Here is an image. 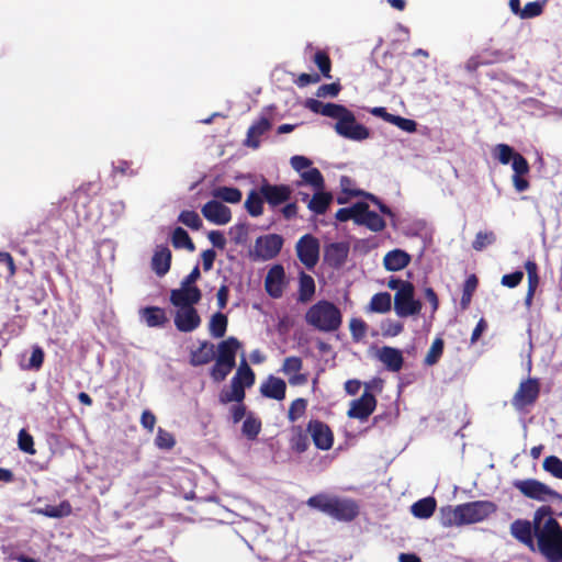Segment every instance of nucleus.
<instances>
[{"instance_id": "f257e3e1", "label": "nucleus", "mask_w": 562, "mask_h": 562, "mask_svg": "<svg viewBox=\"0 0 562 562\" xmlns=\"http://www.w3.org/2000/svg\"><path fill=\"white\" fill-rule=\"evenodd\" d=\"M510 535L530 551H538L548 562H562V527L550 505L539 506L532 518L515 519Z\"/></svg>"}, {"instance_id": "f03ea898", "label": "nucleus", "mask_w": 562, "mask_h": 562, "mask_svg": "<svg viewBox=\"0 0 562 562\" xmlns=\"http://www.w3.org/2000/svg\"><path fill=\"white\" fill-rule=\"evenodd\" d=\"M306 504L339 521H352L359 515V506L353 499L340 498L326 493L311 496Z\"/></svg>"}, {"instance_id": "7ed1b4c3", "label": "nucleus", "mask_w": 562, "mask_h": 562, "mask_svg": "<svg viewBox=\"0 0 562 562\" xmlns=\"http://www.w3.org/2000/svg\"><path fill=\"white\" fill-rule=\"evenodd\" d=\"M305 319L321 331H334L341 325L339 308L328 301H319L312 305L306 312Z\"/></svg>"}, {"instance_id": "20e7f679", "label": "nucleus", "mask_w": 562, "mask_h": 562, "mask_svg": "<svg viewBox=\"0 0 562 562\" xmlns=\"http://www.w3.org/2000/svg\"><path fill=\"white\" fill-rule=\"evenodd\" d=\"M513 486L525 497L547 503L558 501L562 503V494L537 479L516 480Z\"/></svg>"}, {"instance_id": "39448f33", "label": "nucleus", "mask_w": 562, "mask_h": 562, "mask_svg": "<svg viewBox=\"0 0 562 562\" xmlns=\"http://www.w3.org/2000/svg\"><path fill=\"white\" fill-rule=\"evenodd\" d=\"M540 395V382L537 378H528L519 383L512 397V406L517 412H527L538 401Z\"/></svg>"}, {"instance_id": "423d86ee", "label": "nucleus", "mask_w": 562, "mask_h": 562, "mask_svg": "<svg viewBox=\"0 0 562 562\" xmlns=\"http://www.w3.org/2000/svg\"><path fill=\"white\" fill-rule=\"evenodd\" d=\"M461 526L476 524L485 520L496 513L497 506L491 501H474L460 504Z\"/></svg>"}, {"instance_id": "0eeeda50", "label": "nucleus", "mask_w": 562, "mask_h": 562, "mask_svg": "<svg viewBox=\"0 0 562 562\" xmlns=\"http://www.w3.org/2000/svg\"><path fill=\"white\" fill-rule=\"evenodd\" d=\"M415 289L412 282H405L394 296V310L400 317L416 315L422 310V303L414 299Z\"/></svg>"}, {"instance_id": "6e6552de", "label": "nucleus", "mask_w": 562, "mask_h": 562, "mask_svg": "<svg viewBox=\"0 0 562 562\" xmlns=\"http://www.w3.org/2000/svg\"><path fill=\"white\" fill-rule=\"evenodd\" d=\"M335 131L338 135L351 140H364L370 137V131L362 124L357 123L353 112L348 111L335 124Z\"/></svg>"}, {"instance_id": "1a4fd4ad", "label": "nucleus", "mask_w": 562, "mask_h": 562, "mask_svg": "<svg viewBox=\"0 0 562 562\" xmlns=\"http://www.w3.org/2000/svg\"><path fill=\"white\" fill-rule=\"evenodd\" d=\"M295 248L300 261L307 269H313L319 259L318 239L311 234H306L299 239Z\"/></svg>"}, {"instance_id": "9d476101", "label": "nucleus", "mask_w": 562, "mask_h": 562, "mask_svg": "<svg viewBox=\"0 0 562 562\" xmlns=\"http://www.w3.org/2000/svg\"><path fill=\"white\" fill-rule=\"evenodd\" d=\"M306 431L317 449L327 451L333 448L334 432L326 423L319 419H311L306 425Z\"/></svg>"}, {"instance_id": "9b49d317", "label": "nucleus", "mask_w": 562, "mask_h": 562, "mask_svg": "<svg viewBox=\"0 0 562 562\" xmlns=\"http://www.w3.org/2000/svg\"><path fill=\"white\" fill-rule=\"evenodd\" d=\"M259 192L268 205L274 209L288 202L293 190L288 184H271L265 179L259 188Z\"/></svg>"}, {"instance_id": "f8f14e48", "label": "nucleus", "mask_w": 562, "mask_h": 562, "mask_svg": "<svg viewBox=\"0 0 562 562\" xmlns=\"http://www.w3.org/2000/svg\"><path fill=\"white\" fill-rule=\"evenodd\" d=\"M283 246V238L278 234H268L257 238L255 252L262 260L276 258Z\"/></svg>"}, {"instance_id": "ddd939ff", "label": "nucleus", "mask_w": 562, "mask_h": 562, "mask_svg": "<svg viewBox=\"0 0 562 562\" xmlns=\"http://www.w3.org/2000/svg\"><path fill=\"white\" fill-rule=\"evenodd\" d=\"M375 407V396L371 392L364 391L359 398L353 400L350 403V408L347 412V416L349 418L367 420L369 416L374 412Z\"/></svg>"}, {"instance_id": "4468645a", "label": "nucleus", "mask_w": 562, "mask_h": 562, "mask_svg": "<svg viewBox=\"0 0 562 562\" xmlns=\"http://www.w3.org/2000/svg\"><path fill=\"white\" fill-rule=\"evenodd\" d=\"M175 326L181 333H191L201 325V317L194 306L178 307Z\"/></svg>"}, {"instance_id": "2eb2a0df", "label": "nucleus", "mask_w": 562, "mask_h": 562, "mask_svg": "<svg viewBox=\"0 0 562 562\" xmlns=\"http://www.w3.org/2000/svg\"><path fill=\"white\" fill-rule=\"evenodd\" d=\"M202 299V292L198 286L180 284L179 289L170 292V302L176 307L194 306Z\"/></svg>"}, {"instance_id": "dca6fc26", "label": "nucleus", "mask_w": 562, "mask_h": 562, "mask_svg": "<svg viewBox=\"0 0 562 562\" xmlns=\"http://www.w3.org/2000/svg\"><path fill=\"white\" fill-rule=\"evenodd\" d=\"M201 211L203 216L207 221L216 225H225L229 223L232 220V212L229 207H227L226 205L216 200H211L206 202L202 206Z\"/></svg>"}, {"instance_id": "f3484780", "label": "nucleus", "mask_w": 562, "mask_h": 562, "mask_svg": "<svg viewBox=\"0 0 562 562\" xmlns=\"http://www.w3.org/2000/svg\"><path fill=\"white\" fill-rule=\"evenodd\" d=\"M375 357L391 372H398L403 368L404 357L397 348L383 346L376 350Z\"/></svg>"}, {"instance_id": "a211bd4d", "label": "nucleus", "mask_w": 562, "mask_h": 562, "mask_svg": "<svg viewBox=\"0 0 562 562\" xmlns=\"http://www.w3.org/2000/svg\"><path fill=\"white\" fill-rule=\"evenodd\" d=\"M349 245L347 243H331L324 248V261L331 268H340L347 260Z\"/></svg>"}, {"instance_id": "6ab92c4d", "label": "nucleus", "mask_w": 562, "mask_h": 562, "mask_svg": "<svg viewBox=\"0 0 562 562\" xmlns=\"http://www.w3.org/2000/svg\"><path fill=\"white\" fill-rule=\"evenodd\" d=\"M284 276V268L281 265H274L269 269L265 280V288L271 297L278 299L282 296Z\"/></svg>"}, {"instance_id": "aec40b11", "label": "nucleus", "mask_w": 562, "mask_h": 562, "mask_svg": "<svg viewBox=\"0 0 562 562\" xmlns=\"http://www.w3.org/2000/svg\"><path fill=\"white\" fill-rule=\"evenodd\" d=\"M260 393L263 397L282 401L286 394V383L281 378L269 375L260 385Z\"/></svg>"}, {"instance_id": "412c9836", "label": "nucleus", "mask_w": 562, "mask_h": 562, "mask_svg": "<svg viewBox=\"0 0 562 562\" xmlns=\"http://www.w3.org/2000/svg\"><path fill=\"white\" fill-rule=\"evenodd\" d=\"M172 255L170 249L165 245L156 247L151 258V269L159 277L165 276L171 266Z\"/></svg>"}, {"instance_id": "4be33fe9", "label": "nucleus", "mask_w": 562, "mask_h": 562, "mask_svg": "<svg viewBox=\"0 0 562 562\" xmlns=\"http://www.w3.org/2000/svg\"><path fill=\"white\" fill-rule=\"evenodd\" d=\"M271 122L268 117L262 116L254 122L247 131V138L245 144L251 148H258L260 145V137L271 128Z\"/></svg>"}, {"instance_id": "5701e85b", "label": "nucleus", "mask_w": 562, "mask_h": 562, "mask_svg": "<svg viewBox=\"0 0 562 562\" xmlns=\"http://www.w3.org/2000/svg\"><path fill=\"white\" fill-rule=\"evenodd\" d=\"M240 348V342L235 337H228L225 340H222L217 346L218 355L215 360L221 363H233L236 364V353Z\"/></svg>"}, {"instance_id": "b1692460", "label": "nucleus", "mask_w": 562, "mask_h": 562, "mask_svg": "<svg viewBox=\"0 0 562 562\" xmlns=\"http://www.w3.org/2000/svg\"><path fill=\"white\" fill-rule=\"evenodd\" d=\"M139 316L148 327H164L169 322L166 311L158 306H146L142 308Z\"/></svg>"}, {"instance_id": "393cba45", "label": "nucleus", "mask_w": 562, "mask_h": 562, "mask_svg": "<svg viewBox=\"0 0 562 562\" xmlns=\"http://www.w3.org/2000/svg\"><path fill=\"white\" fill-rule=\"evenodd\" d=\"M411 262V256L402 249H393L383 258L384 268L387 271H400Z\"/></svg>"}, {"instance_id": "a878e982", "label": "nucleus", "mask_w": 562, "mask_h": 562, "mask_svg": "<svg viewBox=\"0 0 562 562\" xmlns=\"http://www.w3.org/2000/svg\"><path fill=\"white\" fill-rule=\"evenodd\" d=\"M215 359L214 345L209 341L201 342L200 347L190 353V363L193 367L210 363Z\"/></svg>"}, {"instance_id": "bb28decb", "label": "nucleus", "mask_w": 562, "mask_h": 562, "mask_svg": "<svg viewBox=\"0 0 562 562\" xmlns=\"http://www.w3.org/2000/svg\"><path fill=\"white\" fill-rule=\"evenodd\" d=\"M333 201V194L323 190H316L314 195L308 200L307 207L310 211L317 215H323L327 212Z\"/></svg>"}, {"instance_id": "cd10ccee", "label": "nucleus", "mask_w": 562, "mask_h": 562, "mask_svg": "<svg viewBox=\"0 0 562 562\" xmlns=\"http://www.w3.org/2000/svg\"><path fill=\"white\" fill-rule=\"evenodd\" d=\"M340 183H341V187H342L344 191L346 193H348L349 195H351V196H363V198L370 200L372 203H374L379 207V210H380V212L382 214L389 215V216H393L394 215L392 210L386 204H384L374 194L366 192V191H362V190H348L346 188V184L350 183V179L348 177H342Z\"/></svg>"}, {"instance_id": "c85d7f7f", "label": "nucleus", "mask_w": 562, "mask_h": 562, "mask_svg": "<svg viewBox=\"0 0 562 562\" xmlns=\"http://www.w3.org/2000/svg\"><path fill=\"white\" fill-rule=\"evenodd\" d=\"M310 434L301 426L293 427L290 438V448L295 453H303L310 448Z\"/></svg>"}, {"instance_id": "c756f323", "label": "nucleus", "mask_w": 562, "mask_h": 562, "mask_svg": "<svg viewBox=\"0 0 562 562\" xmlns=\"http://www.w3.org/2000/svg\"><path fill=\"white\" fill-rule=\"evenodd\" d=\"M437 502L435 497L428 496L422 499H418L412 505V514L416 518L427 519L431 517L436 510Z\"/></svg>"}, {"instance_id": "7c9ffc66", "label": "nucleus", "mask_w": 562, "mask_h": 562, "mask_svg": "<svg viewBox=\"0 0 562 562\" xmlns=\"http://www.w3.org/2000/svg\"><path fill=\"white\" fill-rule=\"evenodd\" d=\"M359 225L366 226L368 229L378 233L385 228L386 223L378 213L370 211L369 205L367 204L366 210L361 212Z\"/></svg>"}, {"instance_id": "2f4dec72", "label": "nucleus", "mask_w": 562, "mask_h": 562, "mask_svg": "<svg viewBox=\"0 0 562 562\" xmlns=\"http://www.w3.org/2000/svg\"><path fill=\"white\" fill-rule=\"evenodd\" d=\"M34 513L49 518H63L71 515L72 507L68 501H63L57 506L46 505L43 508H35Z\"/></svg>"}, {"instance_id": "473e14b6", "label": "nucleus", "mask_w": 562, "mask_h": 562, "mask_svg": "<svg viewBox=\"0 0 562 562\" xmlns=\"http://www.w3.org/2000/svg\"><path fill=\"white\" fill-rule=\"evenodd\" d=\"M392 308V297L389 292H379L374 294L367 307L368 312L384 314Z\"/></svg>"}, {"instance_id": "72a5a7b5", "label": "nucleus", "mask_w": 562, "mask_h": 562, "mask_svg": "<svg viewBox=\"0 0 562 562\" xmlns=\"http://www.w3.org/2000/svg\"><path fill=\"white\" fill-rule=\"evenodd\" d=\"M367 207L366 202H357L350 207H341L336 212V220L339 222H347L352 220L355 224L359 225L361 212Z\"/></svg>"}, {"instance_id": "f704fd0d", "label": "nucleus", "mask_w": 562, "mask_h": 562, "mask_svg": "<svg viewBox=\"0 0 562 562\" xmlns=\"http://www.w3.org/2000/svg\"><path fill=\"white\" fill-rule=\"evenodd\" d=\"M315 294V282L314 279L305 273L301 272L299 280V301L306 303L312 300Z\"/></svg>"}, {"instance_id": "c9c22d12", "label": "nucleus", "mask_w": 562, "mask_h": 562, "mask_svg": "<svg viewBox=\"0 0 562 562\" xmlns=\"http://www.w3.org/2000/svg\"><path fill=\"white\" fill-rule=\"evenodd\" d=\"M232 380L240 382V384L244 385L245 389L254 385L256 375L245 358H243V360L240 361V364Z\"/></svg>"}, {"instance_id": "e433bc0d", "label": "nucleus", "mask_w": 562, "mask_h": 562, "mask_svg": "<svg viewBox=\"0 0 562 562\" xmlns=\"http://www.w3.org/2000/svg\"><path fill=\"white\" fill-rule=\"evenodd\" d=\"M228 319L225 314L217 312L212 315L209 324V330L212 337L222 338L227 330Z\"/></svg>"}, {"instance_id": "4c0bfd02", "label": "nucleus", "mask_w": 562, "mask_h": 562, "mask_svg": "<svg viewBox=\"0 0 562 562\" xmlns=\"http://www.w3.org/2000/svg\"><path fill=\"white\" fill-rule=\"evenodd\" d=\"M245 387L240 382L231 380V391H223L220 394V402L226 404L229 402L241 403L245 398Z\"/></svg>"}, {"instance_id": "58836bf2", "label": "nucleus", "mask_w": 562, "mask_h": 562, "mask_svg": "<svg viewBox=\"0 0 562 562\" xmlns=\"http://www.w3.org/2000/svg\"><path fill=\"white\" fill-rule=\"evenodd\" d=\"M171 243L176 249L184 248L191 252L195 250L194 243L192 241L188 232L186 229H183L182 227H176L173 229L172 236H171Z\"/></svg>"}, {"instance_id": "ea45409f", "label": "nucleus", "mask_w": 562, "mask_h": 562, "mask_svg": "<svg viewBox=\"0 0 562 562\" xmlns=\"http://www.w3.org/2000/svg\"><path fill=\"white\" fill-rule=\"evenodd\" d=\"M263 201L265 199L260 192L251 190L245 201V209L249 215L254 217L260 216L263 213Z\"/></svg>"}, {"instance_id": "a19ab883", "label": "nucleus", "mask_w": 562, "mask_h": 562, "mask_svg": "<svg viewBox=\"0 0 562 562\" xmlns=\"http://www.w3.org/2000/svg\"><path fill=\"white\" fill-rule=\"evenodd\" d=\"M460 507L457 505L440 508V522L443 527L461 526Z\"/></svg>"}, {"instance_id": "79ce46f5", "label": "nucleus", "mask_w": 562, "mask_h": 562, "mask_svg": "<svg viewBox=\"0 0 562 562\" xmlns=\"http://www.w3.org/2000/svg\"><path fill=\"white\" fill-rule=\"evenodd\" d=\"M213 195L227 203H238L241 201L243 193L234 187H218L213 191Z\"/></svg>"}, {"instance_id": "37998d69", "label": "nucleus", "mask_w": 562, "mask_h": 562, "mask_svg": "<svg viewBox=\"0 0 562 562\" xmlns=\"http://www.w3.org/2000/svg\"><path fill=\"white\" fill-rule=\"evenodd\" d=\"M241 431L247 439L255 440L261 431V420L252 414L247 415L243 423Z\"/></svg>"}, {"instance_id": "c03bdc74", "label": "nucleus", "mask_w": 562, "mask_h": 562, "mask_svg": "<svg viewBox=\"0 0 562 562\" xmlns=\"http://www.w3.org/2000/svg\"><path fill=\"white\" fill-rule=\"evenodd\" d=\"M479 284L477 277L475 274H471L468 277L463 284L462 296L460 301V305L462 310H467L471 303L473 293L475 292Z\"/></svg>"}, {"instance_id": "a18cd8bd", "label": "nucleus", "mask_w": 562, "mask_h": 562, "mask_svg": "<svg viewBox=\"0 0 562 562\" xmlns=\"http://www.w3.org/2000/svg\"><path fill=\"white\" fill-rule=\"evenodd\" d=\"M313 61L324 78L331 79V60L327 52L321 49L316 50L313 56Z\"/></svg>"}, {"instance_id": "49530a36", "label": "nucleus", "mask_w": 562, "mask_h": 562, "mask_svg": "<svg viewBox=\"0 0 562 562\" xmlns=\"http://www.w3.org/2000/svg\"><path fill=\"white\" fill-rule=\"evenodd\" d=\"M303 182L312 186L315 190H323L325 181L322 172L317 168H310L301 173Z\"/></svg>"}, {"instance_id": "de8ad7c7", "label": "nucleus", "mask_w": 562, "mask_h": 562, "mask_svg": "<svg viewBox=\"0 0 562 562\" xmlns=\"http://www.w3.org/2000/svg\"><path fill=\"white\" fill-rule=\"evenodd\" d=\"M443 348H445L443 339L442 338H436L432 341V344H431V346H430V348H429V350H428V352H427V355H426V357L424 359V363L426 366H434V364H436L440 360V358H441V356L443 353Z\"/></svg>"}, {"instance_id": "09e8293b", "label": "nucleus", "mask_w": 562, "mask_h": 562, "mask_svg": "<svg viewBox=\"0 0 562 562\" xmlns=\"http://www.w3.org/2000/svg\"><path fill=\"white\" fill-rule=\"evenodd\" d=\"M496 241V235L492 231L479 232L472 241V248L476 251H482L487 246L493 245Z\"/></svg>"}, {"instance_id": "8fccbe9b", "label": "nucleus", "mask_w": 562, "mask_h": 562, "mask_svg": "<svg viewBox=\"0 0 562 562\" xmlns=\"http://www.w3.org/2000/svg\"><path fill=\"white\" fill-rule=\"evenodd\" d=\"M45 353L42 347L34 346L32 349L31 357L26 364H21L23 370L38 371L44 363Z\"/></svg>"}, {"instance_id": "3c124183", "label": "nucleus", "mask_w": 562, "mask_h": 562, "mask_svg": "<svg viewBox=\"0 0 562 562\" xmlns=\"http://www.w3.org/2000/svg\"><path fill=\"white\" fill-rule=\"evenodd\" d=\"M235 367L236 364L228 362L221 363L220 361L215 360V363L211 368L210 375L214 382H222L227 378V375Z\"/></svg>"}, {"instance_id": "603ef678", "label": "nucleus", "mask_w": 562, "mask_h": 562, "mask_svg": "<svg viewBox=\"0 0 562 562\" xmlns=\"http://www.w3.org/2000/svg\"><path fill=\"white\" fill-rule=\"evenodd\" d=\"M178 222L182 223L183 225L193 231H199L203 225L199 214L195 211L188 210H184L179 214Z\"/></svg>"}, {"instance_id": "864d4df0", "label": "nucleus", "mask_w": 562, "mask_h": 562, "mask_svg": "<svg viewBox=\"0 0 562 562\" xmlns=\"http://www.w3.org/2000/svg\"><path fill=\"white\" fill-rule=\"evenodd\" d=\"M307 400L299 397L294 400L288 411V419L291 423L296 422L300 419L306 412L307 408Z\"/></svg>"}, {"instance_id": "5fc2aeb1", "label": "nucleus", "mask_w": 562, "mask_h": 562, "mask_svg": "<svg viewBox=\"0 0 562 562\" xmlns=\"http://www.w3.org/2000/svg\"><path fill=\"white\" fill-rule=\"evenodd\" d=\"M543 470L553 477L562 480V460L555 456H549L543 460Z\"/></svg>"}, {"instance_id": "6e6d98bb", "label": "nucleus", "mask_w": 562, "mask_h": 562, "mask_svg": "<svg viewBox=\"0 0 562 562\" xmlns=\"http://www.w3.org/2000/svg\"><path fill=\"white\" fill-rule=\"evenodd\" d=\"M18 447L21 451H23L25 453H29V454L36 453V450L34 448L33 436L24 428L19 431Z\"/></svg>"}, {"instance_id": "4d7b16f0", "label": "nucleus", "mask_w": 562, "mask_h": 562, "mask_svg": "<svg viewBox=\"0 0 562 562\" xmlns=\"http://www.w3.org/2000/svg\"><path fill=\"white\" fill-rule=\"evenodd\" d=\"M155 443L160 449L170 450L175 447L176 440L171 432L159 427L155 438Z\"/></svg>"}, {"instance_id": "13d9d810", "label": "nucleus", "mask_w": 562, "mask_h": 562, "mask_svg": "<svg viewBox=\"0 0 562 562\" xmlns=\"http://www.w3.org/2000/svg\"><path fill=\"white\" fill-rule=\"evenodd\" d=\"M303 369V360L300 357L291 356L286 357L283 360L281 371L285 375H291L292 373H297Z\"/></svg>"}, {"instance_id": "bf43d9fd", "label": "nucleus", "mask_w": 562, "mask_h": 562, "mask_svg": "<svg viewBox=\"0 0 562 562\" xmlns=\"http://www.w3.org/2000/svg\"><path fill=\"white\" fill-rule=\"evenodd\" d=\"M544 1H532L525 4L520 13V19H532L543 12Z\"/></svg>"}, {"instance_id": "052dcab7", "label": "nucleus", "mask_w": 562, "mask_h": 562, "mask_svg": "<svg viewBox=\"0 0 562 562\" xmlns=\"http://www.w3.org/2000/svg\"><path fill=\"white\" fill-rule=\"evenodd\" d=\"M349 329L355 341H359L367 335L368 325L361 318H352L349 324Z\"/></svg>"}, {"instance_id": "680f3d73", "label": "nucleus", "mask_w": 562, "mask_h": 562, "mask_svg": "<svg viewBox=\"0 0 562 562\" xmlns=\"http://www.w3.org/2000/svg\"><path fill=\"white\" fill-rule=\"evenodd\" d=\"M350 111L345 105L336 104V103H325L324 110L322 112V115L336 119L337 121L340 120L344 115H346Z\"/></svg>"}, {"instance_id": "e2e57ef3", "label": "nucleus", "mask_w": 562, "mask_h": 562, "mask_svg": "<svg viewBox=\"0 0 562 562\" xmlns=\"http://www.w3.org/2000/svg\"><path fill=\"white\" fill-rule=\"evenodd\" d=\"M512 167L514 170L513 176H525L530 170L527 159L519 153L512 160Z\"/></svg>"}, {"instance_id": "0e129e2a", "label": "nucleus", "mask_w": 562, "mask_h": 562, "mask_svg": "<svg viewBox=\"0 0 562 562\" xmlns=\"http://www.w3.org/2000/svg\"><path fill=\"white\" fill-rule=\"evenodd\" d=\"M497 151V159L501 164H509L516 156V151L507 144H498L495 148Z\"/></svg>"}, {"instance_id": "69168bd1", "label": "nucleus", "mask_w": 562, "mask_h": 562, "mask_svg": "<svg viewBox=\"0 0 562 562\" xmlns=\"http://www.w3.org/2000/svg\"><path fill=\"white\" fill-rule=\"evenodd\" d=\"M391 123L407 133H414L417 130V123L414 120L402 117L398 115H393Z\"/></svg>"}, {"instance_id": "338daca9", "label": "nucleus", "mask_w": 562, "mask_h": 562, "mask_svg": "<svg viewBox=\"0 0 562 562\" xmlns=\"http://www.w3.org/2000/svg\"><path fill=\"white\" fill-rule=\"evenodd\" d=\"M341 90L339 82L325 83L318 87L316 95L318 98L336 97Z\"/></svg>"}, {"instance_id": "774afa93", "label": "nucleus", "mask_w": 562, "mask_h": 562, "mask_svg": "<svg viewBox=\"0 0 562 562\" xmlns=\"http://www.w3.org/2000/svg\"><path fill=\"white\" fill-rule=\"evenodd\" d=\"M522 279H524V272L521 270H516L512 273L504 274L502 277L501 283L504 286L513 289V288L518 286L520 284V282L522 281Z\"/></svg>"}]
</instances>
